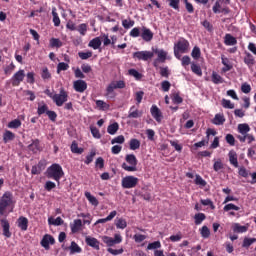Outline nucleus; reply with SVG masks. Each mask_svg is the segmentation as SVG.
Segmentation results:
<instances>
[{
	"mask_svg": "<svg viewBox=\"0 0 256 256\" xmlns=\"http://www.w3.org/2000/svg\"><path fill=\"white\" fill-rule=\"evenodd\" d=\"M46 177L48 179H53L60 185L61 179L65 177V172L63 171V167H61L59 164L54 163L50 167L47 168L46 171Z\"/></svg>",
	"mask_w": 256,
	"mask_h": 256,
	"instance_id": "f03ea898",
	"label": "nucleus"
},
{
	"mask_svg": "<svg viewBox=\"0 0 256 256\" xmlns=\"http://www.w3.org/2000/svg\"><path fill=\"white\" fill-rule=\"evenodd\" d=\"M225 141L230 147H235V136H233V134H227L225 136Z\"/></svg>",
	"mask_w": 256,
	"mask_h": 256,
	"instance_id": "052dcab7",
	"label": "nucleus"
},
{
	"mask_svg": "<svg viewBox=\"0 0 256 256\" xmlns=\"http://www.w3.org/2000/svg\"><path fill=\"white\" fill-rule=\"evenodd\" d=\"M150 113L155 121H157V123H161V121H163V113L161 112L159 107H157V105H152V107L150 108Z\"/></svg>",
	"mask_w": 256,
	"mask_h": 256,
	"instance_id": "4468645a",
	"label": "nucleus"
},
{
	"mask_svg": "<svg viewBox=\"0 0 256 256\" xmlns=\"http://www.w3.org/2000/svg\"><path fill=\"white\" fill-rule=\"evenodd\" d=\"M222 65L224 67L222 68L223 73H227L228 71H231L233 69V64L229 61V58L225 57V55L221 56Z\"/></svg>",
	"mask_w": 256,
	"mask_h": 256,
	"instance_id": "4be33fe9",
	"label": "nucleus"
},
{
	"mask_svg": "<svg viewBox=\"0 0 256 256\" xmlns=\"http://www.w3.org/2000/svg\"><path fill=\"white\" fill-rule=\"evenodd\" d=\"M143 113L139 111V106L133 105L130 107L128 111V119H139V117H142Z\"/></svg>",
	"mask_w": 256,
	"mask_h": 256,
	"instance_id": "dca6fc26",
	"label": "nucleus"
},
{
	"mask_svg": "<svg viewBox=\"0 0 256 256\" xmlns=\"http://www.w3.org/2000/svg\"><path fill=\"white\" fill-rule=\"evenodd\" d=\"M50 47H56L57 49H59V47H63V42H61L59 38H51Z\"/></svg>",
	"mask_w": 256,
	"mask_h": 256,
	"instance_id": "6e6d98bb",
	"label": "nucleus"
},
{
	"mask_svg": "<svg viewBox=\"0 0 256 256\" xmlns=\"http://www.w3.org/2000/svg\"><path fill=\"white\" fill-rule=\"evenodd\" d=\"M230 165H233V167H239V161L237 160V152L235 150H231L228 153Z\"/></svg>",
	"mask_w": 256,
	"mask_h": 256,
	"instance_id": "b1692460",
	"label": "nucleus"
},
{
	"mask_svg": "<svg viewBox=\"0 0 256 256\" xmlns=\"http://www.w3.org/2000/svg\"><path fill=\"white\" fill-rule=\"evenodd\" d=\"M70 229L72 233H79L83 229V221L81 219H75L73 224H70Z\"/></svg>",
	"mask_w": 256,
	"mask_h": 256,
	"instance_id": "aec40b11",
	"label": "nucleus"
},
{
	"mask_svg": "<svg viewBox=\"0 0 256 256\" xmlns=\"http://www.w3.org/2000/svg\"><path fill=\"white\" fill-rule=\"evenodd\" d=\"M25 80V70L20 69L11 77L12 87H19Z\"/></svg>",
	"mask_w": 256,
	"mask_h": 256,
	"instance_id": "0eeeda50",
	"label": "nucleus"
},
{
	"mask_svg": "<svg viewBox=\"0 0 256 256\" xmlns=\"http://www.w3.org/2000/svg\"><path fill=\"white\" fill-rule=\"evenodd\" d=\"M76 31H78V33H80V35H82V36L87 35V24H86V23L80 24V25L76 28Z\"/></svg>",
	"mask_w": 256,
	"mask_h": 256,
	"instance_id": "bf43d9fd",
	"label": "nucleus"
},
{
	"mask_svg": "<svg viewBox=\"0 0 256 256\" xmlns=\"http://www.w3.org/2000/svg\"><path fill=\"white\" fill-rule=\"evenodd\" d=\"M213 169L216 173H219L221 169H224L223 161L221 159L216 160L213 164Z\"/></svg>",
	"mask_w": 256,
	"mask_h": 256,
	"instance_id": "5fc2aeb1",
	"label": "nucleus"
},
{
	"mask_svg": "<svg viewBox=\"0 0 256 256\" xmlns=\"http://www.w3.org/2000/svg\"><path fill=\"white\" fill-rule=\"evenodd\" d=\"M129 148L131 151H137V149L141 148V141L137 138H132L129 141Z\"/></svg>",
	"mask_w": 256,
	"mask_h": 256,
	"instance_id": "c85d7f7f",
	"label": "nucleus"
},
{
	"mask_svg": "<svg viewBox=\"0 0 256 256\" xmlns=\"http://www.w3.org/2000/svg\"><path fill=\"white\" fill-rule=\"evenodd\" d=\"M244 63H245V65H247V67L249 68V69H253V67H254V65H255V57H253L252 55H251V53H249V52H244Z\"/></svg>",
	"mask_w": 256,
	"mask_h": 256,
	"instance_id": "6ab92c4d",
	"label": "nucleus"
},
{
	"mask_svg": "<svg viewBox=\"0 0 256 256\" xmlns=\"http://www.w3.org/2000/svg\"><path fill=\"white\" fill-rule=\"evenodd\" d=\"M212 83H214V85H219L221 83H223V78L221 77V75L217 74V72H212Z\"/></svg>",
	"mask_w": 256,
	"mask_h": 256,
	"instance_id": "c03bdc74",
	"label": "nucleus"
},
{
	"mask_svg": "<svg viewBox=\"0 0 256 256\" xmlns=\"http://www.w3.org/2000/svg\"><path fill=\"white\" fill-rule=\"evenodd\" d=\"M153 55H157V59L153 61L154 67H159V63H165L167 61V51L163 49H153Z\"/></svg>",
	"mask_w": 256,
	"mask_h": 256,
	"instance_id": "423d86ee",
	"label": "nucleus"
},
{
	"mask_svg": "<svg viewBox=\"0 0 256 256\" xmlns=\"http://www.w3.org/2000/svg\"><path fill=\"white\" fill-rule=\"evenodd\" d=\"M125 161L126 162H123L121 165L122 169L128 173H135V171H137V164L139 163L137 156H135V154H127Z\"/></svg>",
	"mask_w": 256,
	"mask_h": 256,
	"instance_id": "7ed1b4c3",
	"label": "nucleus"
},
{
	"mask_svg": "<svg viewBox=\"0 0 256 256\" xmlns=\"http://www.w3.org/2000/svg\"><path fill=\"white\" fill-rule=\"evenodd\" d=\"M41 77L43 81H49V79H51V72H49V68L47 67L42 68Z\"/></svg>",
	"mask_w": 256,
	"mask_h": 256,
	"instance_id": "8fccbe9b",
	"label": "nucleus"
},
{
	"mask_svg": "<svg viewBox=\"0 0 256 256\" xmlns=\"http://www.w3.org/2000/svg\"><path fill=\"white\" fill-rule=\"evenodd\" d=\"M200 235H201V237H203V239H209V237L211 235V230H209V227L203 226L200 229Z\"/></svg>",
	"mask_w": 256,
	"mask_h": 256,
	"instance_id": "de8ad7c7",
	"label": "nucleus"
},
{
	"mask_svg": "<svg viewBox=\"0 0 256 256\" xmlns=\"http://www.w3.org/2000/svg\"><path fill=\"white\" fill-rule=\"evenodd\" d=\"M125 81L123 80H119L116 82H112L107 88L106 91L108 93V95H111V93H113V91H115V89H125Z\"/></svg>",
	"mask_w": 256,
	"mask_h": 256,
	"instance_id": "ddd939ff",
	"label": "nucleus"
},
{
	"mask_svg": "<svg viewBox=\"0 0 256 256\" xmlns=\"http://www.w3.org/2000/svg\"><path fill=\"white\" fill-rule=\"evenodd\" d=\"M174 49H177L181 53H187V51H189V41L185 38L178 40L174 45Z\"/></svg>",
	"mask_w": 256,
	"mask_h": 256,
	"instance_id": "9b49d317",
	"label": "nucleus"
},
{
	"mask_svg": "<svg viewBox=\"0 0 256 256\" xmlns=\"http://www.w3.org/2000/svg\"><path fill=\"white\" fill-rule=\"evenodd\" d=\"M69 69V64L65 62H60L57 65V73H61V71H67Z\"/></svg>",
	"mask_w": 256,
	"mask_h": 256,
	"instance_id": "338daca9",
	"label": "nucleus"
},
{
	"mask_svg": "<svg viewBox=\"0 0 256 256\" xmlns=\"http://www.w3.org/2000/svg\"><path fill=\"white\" fill-rule=\"evenodd\" d=\"M207 219V216L205 215V213H197L194 216V223L195 225H201V223H203V221H205Z\"/></svg>",
	"mask_w": 256,
	"mask_h": 256,
	"instance_id": "72a5a7b5",
	"label": "nucleus"
},
{
	"mask_svg": "<svg viewBox=\"0 0 256 256\" xmlns=\"http://www.w3.org/2000/svg\"><path fill=\"white\" fill-rule=\"evenodd\" d=\"M212 123L213 125H223L225 123V116L223 114H216Z\"/></svg>",
	"mask_w": 256,
	"mask_h": 256,
	"instance_id": "f704fd0d",
	"label": "nucleus"
},
{
	"mask_svg": "<svg viewBox=\"0 0 256 256\" xmlns=\"http://www.w3.org/2000/svg\"><path fill=\"white\" fill-rule=\"evenodd\" d=\"M43 164L39 162L37 165L32 166L31 173L32 175H41L43 171Z\"/></svg>",
	"mask_w": 256,
	"mask_h": 256,
	"instance_id": "79ce46f5",
	"label": "nucleus"
},
{
	"mask_svg": "<svg viewBox=\"0 0 256 256\" xmlns=\"http://www.w3.org/2000/svg\"><path fill=\"white\" fill-rule=\"evenodd\" d=\"M119 131V123L115 122L113 124H110L107 128V132L109 135H115Z\"/></svg>",
	"mask_w": 256,
	"mask_h": 256,
	"instance_id": "a19ab883",
	"label": "nucleus"
},
{
	"mask_svg": "<svg viewBox=\"0 0 256 256\" xmlns=\"http://www.w3.org/2000/svg\"><path fill=\"white\" fill-rule=\"evenodd\" d=\"M148 251H153V249H161V242L155 241L152 243H149L147 246Z\"/></svg>",
	"mask_w": 256,
	"mask_h": 256,
	"instance_id": "0e129e2a",
	"label": "nucleus"
},
{
	"mask_svg": "<svg viewBox=\"0 0 256 256\" xmlns=\"http://www.w3.org/2000/svg\"><path fill=\"white\" fill-rule=\"evenodd\" d=\"M17 223H18V227H19V229H21V231H27V229L29 227V219H27V217L20 216L17 220Z\"/></svg>",
	"mask_w": 256,
	"mask_h": 256,
	"instance_id": "412c9836",
	"label": "nucleus"
},
{
	"mask_svg": "<svg viewBox=\"0 0 256 256\" xmlns=\"http://www.w3.org/2000/svg\"><path fill=\"white\" fill-rule=\"evenodd\" d=\"M141 35L140 37L143 39V41H146V43H149V41H153V32L151 31V29L143 26L141 28Z\"/></svg>",
	"mask_w": 256,
	"mask_h": 256,
	"instance_id": "f3484780",
	"label": "nucleus"
},
{
	"mask_svg": "<svg viewBox=\"0 0 256 256\" xmlns=\"http://www.w3.org/2000/svg\"><path fill=\"white\" fill-rule=\"evenodd\" d=\"M9 129H19L21 127V120L14 119L8 123Z\"/></svg>",
	"mask_w": 256,
	"mask_h": 256,
	"instance_id": "864d4df0",
	"label": "nucleus"
},
{
	"mask_svg": "<svg viewBox=\"0 0 256 256\" xmlns=\"http://www.w3.org/2000/svg\"><path fill=\"white\" fill-rule=\"evenodd\" d=\"M47 111H49V106H47V104L38 106V109H37L38 115H44V113L47 114Z\"/></svg>",
	"mask_w": 256,
	"mask_h": 256,
	"instance_id": "774afa93",
	"label": "nucleus"
},
{
	"mask_svg": "<svg viewBox=\"0 0 256 256\" xmlns=\"http://www.w3.org/2000/svg\"><path fill=\"white\" fill-rule=\"evenodd\" d=\"M191 71L194 72L195 75H198V77L203 76V70H201V66L195 64V62L191 63Z\"/></svg>",
	"mask_w": 256,
	"mask_h": 256,
	"instance_id": "ea45409f",
	"label": "nucleus"
},
{
	"mask_svg": "<svg viewBox=\"0 0 256 256\" xmlns=\"http://www.w3.org/2000/svg\"><path fill=\"white\" fill-rule=\"evenodd\" d=\"M13 139H15V133L10 130H6L3 134L4 143H9V141H13Z\"/></svg>",
	"mask_w": 256,
	"mask_h": 256,
	"instance_id": "c9c22d12",
	"label": "nucleus"
},
{
	"mask_svg": "<svg viewBox=\"0 0 256 256\" xmlns=\"http://www.w3.org/2000/svg\"><path fill=\"white\" fill-rule=\"evenodd\" d=\"M73 87L77 93H85V91H87V82L84 80H76L74 81Z\"/></svg>",
	"mask_w": 256,
	"mask_h": 256,
	"instance_id": "a211bd4d",
	"label": "nucleus"
},
{
	"mask_svg": "<svg viewBox=\"0 0 256 256\" xmlns=\"http://www.w3.org/2000/svg\"><path fill=\"white\" fill-rule=\"evenodd\" d=\"M78 56L80 57V59H82L83 61L87 60V59H91V57H93V52L88 51V52H79Z\"/></svg>",
	"mask_w": 256,
	"mask_h": 256,
	"instance_id": "e2e57ef3",
	"label": "nucleus"
},
{
	"mask_svg": "<svg viewBox=\"0 0 256 256\" xmlns=\"http://www.w3.org/2000/svg\"><path fill=\"white\" fill-rule=\"evenodd\" d=\"M84 195L91 205H93L94 207H97L99 205V200H97L95 196L91 195V192H85Z\"/></svg>",
	"mask_w": 256,
	"mask_h": 256,
	"instance_id": "473e14b6",
	"label": "nucleus"
},
{
	"mask_svg": "<svg viewBox=\"0 0 256 256\" xmlns=\"http://www.w3.org/2000/svg\"><path fill=\"white\" fill-rule=\"evenodd\" d=\"M68 99L69 94L64 88H61L59 94H54L52 101L57 107H63V104L67 103Z\"/></svg>",
	"mask_w": 256,
	"mask_h": 256,
	"instance_id": "20e7f679",
	"label": "nucleus"
},
{
	"mask_svg": "<svg viewBox=\"0 0 256 256\" xmlns=\"http://www.w3.org/2000/svg\"><path fill=\"white\" fill-rule=\"evenodd\" d=\"M234 233H247L249 231V227L241 226L239 223H235L232 227Z\"/></svg>",
	"mask_w": 256,
	"mask_h": 256,
	"instance_id": "c756f323",
	"label": "nucleus"
},
{
	"mask_svg": "<svg viewBox=\"0 0 256 256\" xmlns=\"http://www.w3.org/2000/svg\"><path fill=\"white\" fill-rule=\"evenodd\" d=\"M115 217H117V211L113 210L112 212H110V214L106 218L98 219L95 222V225H99V223H107L108 221H113Z\"/></svg>",
	"mask_w": 256,
	"mask_h": 256,
	"instance_id": "393cba45",
	"label": "nucleus"
},
{
	"mask_svg": "<svg viewBox=\"0 0 256 256\" xmlns=\"http://www.w3.org/2000/svg\"><path fill=\"white\" fill-rule=\"evenodd\" d=\"M96 107H98L100 111H107V109H109V104L103 100H96Z\"/></svg>",
	"mask_w": 256,
	"mask_h": 256,
	"instance_id": "a18cd8bd",
	"label": "nucleus"
},
{
	"mask_svg": "<svg viewBox=\"0 0 256 256\" xmlns=\"http://www.w3.org/2000/svg\"><path fill=\"white\" fill-rule=\"evenodd\" d=\"M224 43L225 45H227L228 47H231L233 45H237V38H235L233 35L231 34H226L224 37Z\"/></svg>",
	"mask_w": 256,
	"mask_h": 256,
	"instance_id": "cd10ccee",
	"label": "nucleus"
},
{
	"mask_svg": "<svg viewBox=\"0 0 256 256\" xmlns=\"http://www.w3.org/2000/svg\"><path fill=\"white\" fill-rule=\"evenodd\" d=\"M85 241L86 245H89V247H93V249L99 251V240H97V238L87 236Z\"/></svg>",
	"mask_w": 256,
	"mask_h": 256,
	"instance_id": "5701e85b",
	"label": "nucleus"
},
{
	"mask_svg": "<svg viewBox=\"0 0 256 256\" xmlns=\"http://www.w3.org/2000/svg\"><path fill=\"white\" fill-rule=\"evenodd\" d=\"M39 145L40 141L39 139H35L32 141V143L28 146L29 151H32V153H37L39 151Z\"/></svg>",
	"mask_w": 256,
	"mask_h": 256,
	"instance_id": "4c0bfd02",
	"label": "nucleus"
},
{
	"mask_svg": "<svg viewBox=\"0 0 256 256\" xmlns=\"http://www.w3.org/2000/svg\"><path fill=\"white\" fill-rule=\"evenodd\" d=\"M237 139L240 141V143H245L247 141L248 145H251L253 141H255V136L253 134H245L244 136H237Z\"/></svg>",
	"mask_w": 256,
	"mask_h": 256,
	"instance_id": "a878e982",
	"label": "nucleus"
},
{
	"mask_svg": "<svg viewBox=\"0 0 256 256\" xmlns=\"http://www.w3.org/2000/svg\"><path fill=\"white\" fill-rule=\"evenodd\" d=\"M0 225L2 227V235L6 237V239H11V224L9 223V220L6 218H3L0 220Z\"/></svg>",
	"mask_w": 256,
	"mask_h": 256,
	"instance_id": "9d476101",
	"label": "nucleus"
},
{
	"mask_svg": "<svg viewBox=\"0 0 256 256\" xmlns=\"http://www.w3.org/2000/svg\"><path fill=\"white\" fill-rule=\"evenodd\" d=\"M115 143H118L119 145H123L125 143V136L119 135L111 140V145H115Z\"/></svg>",
	"mask_w": 256,
	"mask_h": 256,
	"instance_id": "680f3d73",
	"label": "nucleus"
},
{
	"mask_svg": "<svg viewBox=\"0 0 256 256\" xmlns=\"http://www.w3.org/2000/svg\"><path fill=\"white\" fill-rule=\"evenodd\" d=\"M95 155H97V151L91 150L89 155L86 156V160L84 161L85 165H91V163H93V159H95Z\"/></svg>",
	"mask_w": 256,
	"mask_h": 256,
	"instance_id": "49530a36",
	"label": "nucleus"
},
{
	"mask_svg": "<svg viewBox=\"0 0 256 256\" xmlns=\"http://www.w3.org/2000/svg\"><path fill=\"white\" fill-rule=\"evenodd\" d=\"M121 185L123 189H135L139 185V178L135 176H125L122 178Z\"/></svg>",
	"mask_w": 256,
	"mask_h": 256,
	"instance_id": "39448f33",
	"label": "nucleus"
},
{
	"mask_svg": "<svg viewBox=\"0 0 256 256\" xmlns=\"http://www.w3.org/2000/svg\"><path fill=\"white\" fill-rule=\"evenodd\" d=\"M249 131H251V127H249V124H239L238 125V132L241 134L240 137H244V135H248Z\"/></svg>",
	"mask_w": 256,
	"mask_h": 256,
	"instance_id": "bb28decb",
	"label": "nucleus"
},
{
	"mask_svg": "<svg viewBox=\"0 0 256 256\" xmlns=\"http://www.w3.org/2000/svg\"><path fill=\"white\" fill-rule=\"evenodd\" d=\"M134 25H135L134 20H127V19L122 20V27H124V29H131V27H133Z\"/></svg>",
	"mask_w": 256,
	"mask_h": 256,
	"instance_id": "69168bd1",
	"label": "nucleus"
},
{
	"mask_svg": "<svg viewBox=\"0 0 256 256\" xmlns=\"http://www.w3.org/2000/svg\"><path fill=\"white\" fill-rule=\"evenodd\" d=\"M52 21L54 23V27H59L61 25V19L59 18V14L57 13V8H52Z\"/></svg>",
	"mask_w": 256,
	"mask_h": 256,
	"instance_id": "7c9ffc66",
	"label": "nucleus"
},
{
	"mask_svg": "<svg viewBox=\"0 0 256 256\" xmlns=\"http://www.w3.org/2000/svg\"><path fill=\"white\" fill-rule=\"evenodd\" d=\"M195 177H196L195 180H194L195 185H199L200 187H206L207 181H205L203 179V177H201V175L196 174Z\"/></svg>",
	"mask_w": 256,
	"mask_h": 256,
	"instance_id": "3c124183",
	"label": "nucleus"
},
{
	"mask_svg": "<svg viewBox=\"0 0 256 256\" xmlns=\"http://www.w3.org/2000/svg\"><path fill=\"white\" fill-rule=\"evenodd\" d=\"M128 75L135 78L136 81H141V79H143V74L139 73V71L133 68L128 70Z\"/></svg>",
	"mask_w": 256,
	"mask_h": 256,
	"instance_id": "e433bc0d",
	"label": "nucleus"
},
{
	"mask_svg": "<svg viewBox=\"0 0 256 256\" xmlns=\"http://www.w3.org/2000/svg\"><path fill=\"white\" fill-rule=\"evenodd\" d=\"M70 149L73 153H76L77 155H81L85 151V149L79 148V145L76 141L72 142Z\"/></svg>",
	"mask_w": 256,
	"mask_h": 256,
	"instance_id": "58836bf2",
	"label": "nucleus"
},
{
	"mask_svg": "<svg viewBox=\"0 0 256 256\" xmlns=\"http://www.w3.org/2000/svg\"><path fill=\"white\" fill-rule=\"evenodd\" d=\"M191 57H193L196 61L201 58V48L199 46H195L191 52Z\"/></svg>",
	"mask_w": 256,
	"mask_h": 256,
	"instance_id": "603ef678",
	"label": "nucleus"
},
{
	"mask_svg": "<svg viewBox=\"0 0 256 256\" xmlns=\"http://www.w3.org/2000/svg\"><path fill=\"white\" fill-rule=\"evenodd\" d=\"M14 206L13 193L6 191L0 198V215H7V211L13 213Z\"/></svg>",
	"mask_w": 256,
	"mask_h": 256,
	"instance_id": "f257e3e1",
	"label": "nucleus"
},
{
	"mask_svg": "<svg viewBox=\"0 0 256 256\" xmlns=\"http://www.w3.org/2000/svg\"><path fill=\"white\" fill-rule=\"evenodd\" d=\"M88 47H91L94 50L99 49L101 47V38L95 37L88 43Z\"/></svg>",
	"mask_w": 256,
	"mask_h": 256,
	"instance_id": "2f4dec72",
	"label": "nucleus"
},
{
	"mask_svg": "<svg viewBox=\"0 0 256 256\" xmlns=\"http://www.w3.org/2000/svg\"><path fill=\"white\" fill-rule=\"evenodd\" d=\"M40 243L44 247V249H46V251H49V245H55V238L49 234H46L44 235Z\"/></svg>",
	"mask_w": 256,
	"mask_h": 256,
	"instance_id": "2eb2a0df",
	"label": "nucleus"
},
{
	"mask_svg": "<svg viewBox=\"0 0 256 256\" xmlns=\"http://www.w3.org/2000/svg\"><path fill=\"white\" fill-rule=\"evenodd\" d=\"M70 252L72 254L81 253V247H79V245L75 241H72L70 245Z\"/></svg>",
	"mask_w": 256,
	"mask_h": 256,
	"instance_id": "13d9d810",
	"label": "nucleus"
},
{
	"mask_svg": "<svg viewBox=\"0 0 256 256\" xmlns=\"http://www.w3.org/2000/svg\"><path fill=\"white\" fill-rule=\"evenodd\" d=\"M102 241L107 245V247H113V245H119V243L123 241V238L119 234H115L114 238L103 236Z\"/></svg>",
	"mask_w": 256,
	"mask_h": 256,
	"instance_id": "6e6552de",
	"label": "nucleus"
},
{
	"mask_svg": "<svg viewBox=\"0 0 256 256\" xmlns=\"http://www.w3.org/2000/svg\"><path fill=\"white\" fill-rule=\"evenodd\" d=\"M213 13H223L224 15H229L231 13V9L229 6L221 7V1L217 0L212 8Z\"/></svg>",
	"mask_w": 256,
	"mask_h": 256,
	"instance_id": "f8f14e48",
	"label": "nucleus"
},
{
	"mask_svg": "<svg viewBox=\"0 0 256 256\" xmlns=\"http://www.w3.org/2000/svg\"><path fill=\"white\" fill-rule=\"evenodd\" d=\"M95 168L100 170L105 168V159H103V157H98L96 159Z\"/></svg>",
	"mask_w": 256,
	"mask_h": 256,
	"instance_id": "4d7b16f0",
	"label": "nucleus"
},
{
	"mask_svg": "<svg viewBox=\"0 0 256 256\" xmlns=\"http://www.w3.org/2000/svg\"><path fill=\"white\" fill-rule=\"evenodd\" d=\"M117 229H126L127 228V220L125 218H119L115 222Z\"/></svg>",
	"mask_w": 256,
	"mask_h": 256,
	"instance_id": "37998d69",
	"label": "nucleus"
},
{
	"mask_svg": "<svg viewBox=\"0 0 256 256\" xmlns=\"http://www.w3.org/2000/svg\"><path fill=\"white\" fill-rule=\"evenodd\" d=\"M153 52L151 51H138L133 53V59H138V61H149L153 59Z\"/></svg>",
	"mask_w": 256,
	"mask_h": 256,
	"instance_id": "1a4fd4ad",
	"label": "nucleus"
},
{
	"mask_svg": "<svg viewBox=\"0 0 256 256\" xmlns=\"http://www.w3.org/2000/svg\"><path fill=\"white\" fill-rule=\"evenodd\" d=\"M253 243H256V238L245 237L242 243V247H244V249H249V246L253 245Z\"/></svg>",
	"mask_w": 256,
	"mask_h": 256,
	"instance_id": "09e8293b",
	"label": "nucleus"
}]
</instances>
